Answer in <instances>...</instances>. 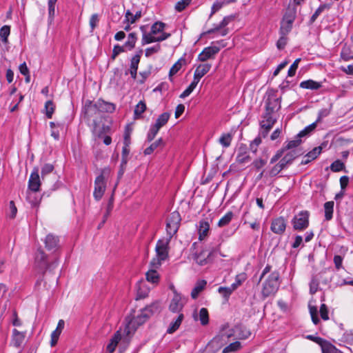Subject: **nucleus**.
Instances as JSON below:
<instances>
[{
  "instance_id": "nucleus-4",
  "label": "nucleus",
  "mask_w": 353,
  "mask_h": 353,
  "mask_svg": "<svg viewBox=\"0 0 353 353\" xmlns=\"http://www.w3.org/2000/svg\"><path fill=\"white\" fill-rule=\"evenodd\" d=\"M110 170L108 168H105L101 171L94 181V190L93 195L97 201H99L106 189V180L108 177Z\"/></svg>"
},
{
  "instance_id": "nucleus-49",
  "label": "nucleus",
  "mask_w": 353,
  "mask_h": 353,
  "mask_svg": "<svg viewBox=\"0 0 353 353\" xmlns=\"http://www.w3.org/2000/svg\"><path fill=\"white\" fill-rule=\"evenodd\" d=\"M234 216L232 212H228L218 222L219 227H223L228 225Z\"/></svg>"
},
{
  "instance_id": "nucleus-32",
  "label": "nucleus",
  "mask_w": 353,
  "mask_h": 353,
  "mask_svg": "<svg viewBox=\"0 0 353 353\" xmlns=\"http://www.w3.org/2000/svg\"><path fill=\"white\" fill-rule=\"evenodd\" d=\"M301 138V137H299V134H297L294 139L288 141L286 145L282 148L285 149V152L287 150H299L297 148L301 145L302 142Z\"/></svg>"
},
{
  "instance_id": "nucleus-52",
  "label": "nucleus",
  "mask_w": 353,
  "mask_h": 353,
  "mask_svg": "<svg viewBox=\"0 0 353 353\" xmlns=\"http://www.w3.org/2000/svg\"><path fill=\"white\" fill-rule=\"evenodd\" d=\"M198 83L199 82L194 79L192 82L190 84V85L181 94L180 98L183 99L188 97L194 90Z\"/></svg>"
},
{
  "instance_id": "nucleus-23",
  "label": "nucleus",
  "mask_w": 353,
  "mask_h": 353,
  "mask_svg": "<svg viewBox=\"0 0 353 353\" xmlns=\"http://www.w3.org/2000/svg\"><path fill=\"white\" fill-rule=\"evenodd\" d=\"M205 250H202L199 253L194 254L193 259L199 265H205L209 262V259L212 254V252H209L207 254Z\"/></svg>"
},
{
  "instance_id": "nucleus-17",
  "label": "nucleus",
  "mask_w": 353,
  "mask_h": 353,
  "mask_svg": "<svg viewBox=\"0 0 353 353\" xmlns=\"http://www.w3.org/2000/svg\"><path fill=\"white\" fill-rule=\"evenodd\" d=\"M303 154V152L301 150H288V152L281 159V161L287 167L288 165H290L296 158Z\"/></svg>"
},
{
  "instance_id": "nucleus-7",
  "label": "nucleus",
  "mask_w": 353,
  "mask_h": 353,
  "mask_svg": "<svg viewBox=\"0 0 353 353\" xmlns=\"http://www.w3.org/2000/svg\"><path fill=\"white\" fill-rule=\"evenodd\" d=\"M276 120L274 112L265 110L262 116V120L260 122L261 128L265 130L263 137H265L268 132L272 128Z\"/></svg>"
},
{
  "instance_id": "nucleus-44",
  "label": "nucleus",
  "mask_w": 353,
  "mask_h": 353,
  "mask_svg": "<svg viewBox=\"0 0 353 353\" xmlns=\"http://www.w3.org/2000/svg\"><path fill=\"white\" fill-rule=\"evenodd\" d=\"M232 134L231 133H223L219 139V143L224 148H228L232 140Z\"/></svg>"
},
{
  "instance_id": "nucleus-40",
  "label": "nucleus",
  "mask_w": 353,
  "mask_h": 353,
  "mask_svg": "<svg viewBox=\"0 0 353 353\" xmlns=\"http://www.w3.org/2000/svg\"><path fill=\"white\" fill-rule=\"evenodd\" d=\"M137 41V34L135 32L130 33L128 36V40L124 43V46L128 50H132L136 44Z\"/></svg>"
},
{
  "instance_id": "nucleus-46",
  "label": "nucleus",
  "mask_w": 353,
  "mask_h": 353,
  "mask_svg": "<svg viewBox=\"0 0 353 353\" xmlns=\"http://www.w3.org/2000/svg\"><path fill=\"white\" fill-rule=\"evenodd\" d=\"M56 109V105L52 100L46 101V117L51 119Z\"/></svg>"
},
{
  "instance_id": "nucleus-45",
  "label": "nucleus",
  "mask_w": 353,
  "mask_h": 353,
  "mask_svg": "<svg viewBox=\"0 0 353 353\" xmlns=\"http://www.w3.org/2000/svg\"><path fill=\"white\" fill-rule=\"evenodd\" d=\"M146 279L152 283H157L159 281V275L155 270H150L147 272Z\"/></svg>"
},
{
  "instance_id": "nucleus-5",
  "label": "nucleus",
  "mask_w": 353,
  "mask_h": 353,
  "mask_svg": "<svg viewBox=\"0 0 353 353\" xmlns=\"http://www.w3.org/2000/svg\"><path fill=\"white\" fill-rule=\"evenodd\" d=\"M181 218L179 212L174 211L172 212L168 218L166 223L167 236L172 239V236L177 232Z\"/></svg>"
},
{
  "instance_id": "nucleus-56",
  "label": "nucleus",
  "mask_w": 353,
  "mask_h": 353,
  "mask_svg": "<svg viewBox=\"0 0 353 353\" xmlns=\"http://www.w3.org/2000/svg\"><path fill=\"white\" fill-rule=\"evenodd\" d=\"M310 314L312 318V321L314 325H317L320 320L318 317V310L316 306L309 305Z\"/></svg>"
},
{
  "instance_id": "nucleus-58",
  "label": "nucleus",
  "mask_w": 353,
  "mask_h": 353,
  "mask_svg": "<svg viewBox=\"0 0 353 353\" xmlns=\"http://www.w3.org/2000/svg\"><path fill=\"white\" fill-rule=\"evenodd\" d=\"M234 286L230 287H220L218 290L219 292L223 296L225 299H228L231 294L234 291Z\"/></svg>"
},
{
  "instance_id": "nucleus-62",
  "label": "nucleus",
  "mask_w": 353,
  "mask_h": 353,
  "mask_svg": "<svg viewBox=\"0 0 353 353\" xmlns=\"http://www.w3.org/2000/svg\"><path fill=\"white\" fill-rule=\"evenodd\" d=\"M130 153L129 146L124 145L122 149L121 167L125 166L128 162V156Z\"/></svg>"
},
{
  "instance_id": "nucleus-50",
  "label": "nucleus",
  "mask_w": 353,
  "mask_h": 353,
  "mask_svg": "<svg viewBox=\"0 0 353 353\" xmlns=\"http://www.w3.org/2000/svg\"><path fill=\"white\" fill-rule=\"evenodd\" d=\"M185 61V60L184 59H180L172 65L169 72V77L170 81H172V77L176 74L178 71L181 68L182 62Z\"/></svg>"
},
{
  "instance_id": "nucleus-14",
  "label": "nucleus",
  "mask_w": 353,
  "mask_h": 353,
  "mask_svg": "<svg viewBox=\"0 0 353 353\" xmlns=\"http://www.w3.org/2000/svg\"><path fill=\"white\" fill-rule=\"evenodd\" d=\"M286 221L282 216L274 219L272 221L270 229L276 234H282L285 231Z\"/></svg>"
},
{
  "instance_id": "nucleus-20",
  "label": "nucleus",
  "mask_w": 353,
  "mask_h": 353,
  "mask_svg": "<svg viewBox=\"0 0 353 353\" xmlns=\"http://www.w3.org/2000/svg\"><path fill=\"white\" fill-rule=\"evenodd\" d=\"M83 112L88 118H90L91 117L94 116L98 112H99L97 103H92L89 100L86 101L84 105Z\"/></svg>"
},
{
  "instance_id": "nucleus-55",
  "label": "nucleus",
  "mask_w": 353,
  "mask_h": 353,
  "mask_svg": "<svg viewBox=\"0 0 353 353\" xmlns=\"http://www.w3.org/2000/svg\"><path fill=\"white\" fill-rule=\"evenodd\" d=\"M316 122H314L308 126L305 127L303 130L299 132V137H303L310 134L316 127Z\"/></svg>"
},
{
  "instance_id": "nucleus-1",
  "label": "nucleus",
  "mask_w": 353,
  "mask_h": 353,
  "mask_svg": "<svg viewBox=\"0 0 353 353\" xmlns=\"http://www.w3.org/2000/svg\"><path fill=\"white\" fill-rule=\"evenodd\" d=\"M279 277V273L274 271L265 280L261 290L263 299L270 296L274 295L276 293L280 285Z\"/></svg>"
},
{
  "instance_id": "nucleus-51",
  "label": "nucleus",
  "mask_w": 353,
  "mask_h": 353,
  "mask_svg": "<svg viewBox=\"0 0 353 353\" xmlns=\"http://www.w3.org/2000/svg\"><path fill=\"white\" fill-rule=\"evenodd\" d=\"M293 23H288L286 21H282L279 30L281 35H288V33L292 30Z\"/></svg>"
},
{
  "instance_id": "nucleus-31",
  "label": "nucleus",
  "mask_w": 353,
  "mask_h": 353,
  "mask_svg": "<svg viewBox=\"0 0 353 353\" xmlns=\"http://www.w3.org/2000/svg\"><path fill=\"white\" fill-rule=\"evenodd\" d=\"M183 319H184L183 314L182 313L179 314V315H178L177 318L175 319V321L170 323V324L167 330V333L172 334L174 332H176L180 327Z\"/></svg>"
},
{
  "instance_id": "nucleus-47",
  "label": "nucleus",
  "mask_w": 353,
  "mask_h": 353,
  "mask_svg": "<svg viewBox=\"0 0 353 353\" xmlns=\"http://www.w3.org/2000/svg\"><path fill=\"white\" fill-rule=\"evenodd\" d=\"M57 0H48V23L50 25L54 19V8H55V4L57 3Z\"/></svg>"
},
{
  "instance_id": "nucleus-15",
  "label": "nucleus",
  "mask_w": 353,
  "mask_h": 353,
  "mask_svg": "<svg viewBox=\"0 0 353 353\" xmlns=\"http://www.w3.org/2000/svg\"><path fill=\"white\" fill-rule=\"evenodd\" d=\"M34 267L39 273L44 274V252L41 246L38 248L35 254Z\"/></svg>"
},
{
  "instance_id": "nucleus-38",
  "label": "nucleus",
  "mask_w": 353,
  "mask_h": 353,
  "mask_svg": "<svg viewBox=\"0 0 353 353\" xmlns=\"http://www.w3.org/2000/svg\"><path fill=\"white\" fill-rule=\"evenodd\" d=\"M232 19H233V17L232 16L225 17L217 26L208 30L206 33L212 34V33L217 32L218 30H219L221 29H223L226 26H228V24L232 21Z\"/></svg>"
},
{
  "instance_id": "nucleus-6",
  "label": "nucleus",
  "mask_w": 353,
  "mask_h": 353,
  "mask_svg": "<svg viewBox=\"0 0 353 353\" xmlns=\"http://www.w3.org/2000/svg\"><path fill=\"white\" fill-rule=\"evenodd\" d=\"M310 212L303 210L294 216L292 224L294 230L303 231L309 225Z\"/></svg>"
},
{
  "instance_id": "nucleus-10",
  "label": "nucleus",
  "mask_w": 353,
  "mask_h": 353,
  "mask_svg": "<svg viewBox=\"0 0 353 353\" xmlns=\"http://www.w3.org/2000/svg\"><path fill=\"white\" fill-rule=\"evenodd\" d=\"M220 51V47L212 46L205 48L199 54L198 60L205 62L208 59H214L215 55Z\"/></svg>"
},
{
  "instance_id": "nucleus-29",
  "label": "nucleus",
  "mask_w": 353,
  "mask_h": 353,
  "mask_svg": "<svg viewBox=\"0 0 353 353\" xmlns=\"http://www.w3.org/2000/svg\"><path fill=\"white\" fill-rule=\"evenodd\" d=\"M97 103L99 112H112L115 110V105L112 103L106 102L101 99L98 100Z\"/></svg>"
},
{
  "instance_id": "nucleus-61",
  "label": "nucleus",
  "mask_w": 353,
  "mask_h": 353,
  "mask_svg": "<svg viewBox=\"0 0 353 353\" xmlns=\"http://www.w3.org/2000/svg\"><path fill=\"white\" fill-rule=\"evenodd\" d=\"M125 47L123 46L115 45L112 50V54L111 55V59L114 60L116 57L121 52H125Z\"/></svg>"
},
{
  "instance_id": "nucleus-59",
  "label": "nucleus",
  "mask_w": 353,
  "mask_h": 353,
  "mask_svg": "<svg viewBox=\"0 0 353 353\" xmlns=\"http://www.w3.org/2000/svg\"><path fill=\"white\" fill-rule=\"evenodd\" d=\"M234 1H235V0H223L222 1H217L216 2H215L213 4V6L212 7L211 14H213L216 11H218L219 9H221L225 3H228L234 2Z\"/></svg>"
},
{
  "instance_id": "nucleus-22",
  "label": "nucleus",
  "mask_w": 353,
  "mask_h": 353,
  "mask_svg": "<svg viewBox=\"0 0 353 353\" xmlns=\"http://www.w3.org/2000/svg\"><path fill=\"white\" fill-rule=\"evenodd\" d=\"M143 309L147 312L148 316L151 317L152 316L161 312L162 310L161 303L159 301H156Z\"/></svg>"
},
{
  "instance_id": "nucleus-8",
  "label": "nucleus",
  "mask_w": 353,
  "mask_h": 353,
  "mask_svg": "<svg viewBox=\"0 0 353 353\" xmlns=\"http://www.w3.org/2000/svg\"><path fill=\"white\" fill-rule=\"evenodd\" d=\"M149 318H150L147 312L143 310H141V313L137 316L132 318L128 323L126 330L128 334L130 329L136 330L139 325L143 324Z\"/></svg>"
},
{
  "instance_id": "nucleus-53",
  "label": "nucleus",
  "mask_w": 353,
  "mask_h": 353,
  "mask_svg": "<svg viewBox=\"0 0 353 353\" xmlns=\"http://www.w3.org/2000/svg\"><path fill=\"white\" fill-rule=\"evenodd\" d=\"M199 319L201 321V323L203 325H205L209 322V316H208V310L205 307H203L199 311Z\"/></svg>"
},
{
  "instance_id": "nucleus-34",
  "label": "nucleus",
  "mask_w": 353,
  "mask_h": 353,
  "mask_svg": "<svg viewBox=\"0 0 353 353\" xmlns=\"http://www.w3.org/2000/svg\"><path fill=\"white\" fill-rule=\"evenodd\" d=\"M207 283L205 280L199 281L194 288L192 289L191 292V296L192 299H195L198 297L199 293L205 288Z\"/></svg>"
},
{
  "instance_id": "nucleus-28",
  "label": "nucleus",
  "mask_w": 353,
  "mask_h": 353,
  "mask_svg": "<svg viewBox=\"0 0 353 353\" xmlns=\"http://www.w3.org/2000/svg\"><path fill=\"white\" fill-rule=\"evenodd\" d=\"M121 339V334L120 333V331H117L110 339V341L107 346L106 351L113 353Z\"/></svg>"
},
{
  "instance_id": "nucleus-41",
  "label": "nucleus",
  "mask_w": 353,
  "mask_h": 353,
  "mask_svg": "<svg viewBox=\"0 0 353 353\" xmlns=\"http://www.w3.org/2000/svg\"><path fill=\"white\" fill-rule=\"evenodd\" d=\"M330 6L327 3H324L321 5L314 12V13L311 17L309 23L312 24L318 18V17L325 10L330 9Z\"/></svg>"
},
{
  "instance_id": "nucleus-35",
  "label": "nucleus",
  "mask_w": 353,
  "mask_h": 353,
  "mask_svg": "<svg viewBox=\"0 0 353 353\" xmlns=\"http://www.w3.org/2000/svg\"><path fill=\"white\" fill-rule=\"evenodd\" d=\"M149 291V288L146 286L144 282L139 283L137 286V299L145 298L148 296Z\"/></svg>"
},
{
  "instance_id": "nucleus-3",
  "label": "nucleus",
  "mask_w": 353,
  "mask_h": 353,
  "mask_svg": "<svg viewBox=\"0 0 353 353\" xmlns=\"http://www.w3.org/2000/svg\"><path fill=\"white\" fill-rule=\"evenodd\" d=\"M265 110L276 113L281 109V97L273 89L267 90L265 97Z\"/></svg>"
},
{
  "instance_id": "nucleus-57",
  "label": "nucleus",
  "mask_w": 353,
  "mask_h": 353,
  "mask_svg": "<svg viewBox=\"0 0 353 353\" xmlns=\"http://www.w3.org/2000/svg\"><path fill=\"white\" fill-rule=\"evenodd\" d=\"M10 32V28L9 26H3L0 29V37H1L2 41L3 43L8 42V37Z\"/></svg>"
},
{
  "instance_id": "nucleus-18",
  "label": "nucleus",
  "mask_w": 353,
  "mask_h": 353,
  "mask_svg": "<svg viewBox=\"0 0 353 353\" xmlns=\"http://www.w3.org/2000/svg\"><path fill=\"white\" fill-rule=\"evenodd\" d=\"M39 191H27L26 200L33 207H37L41 203L42 195L39 192Z\"/></svg>"
},
{
  "instance_id": "nucleus-9",
  "label": "nucleus",
  "mask_w": 353,
  "mask_h": 353,
  "mask_svg": "<svg viewBox=\"0 0 353 353\" xmlns=\"http://www.w3.org/2000/svg\"><path fill=\"white\" fill-rule=\"evenodd\" d=\"M41 185V182L39 175V169L34 168L28 180L27 191H39Z\"/></svg>"
},
{
  "instance_id": "nucleus-16",
  "label": "nucleus",
  "mask_w": 353,
  "mask_h": 353,
  "mask_svg": "<svg viewBox=\"0 0 353 353\" xmlns=\"http://www.w3.org/2000/svg\"><path fill=\"white\" fill-rule=\"evenodd\" d=\"M251 158L248 154L246 145L241 144L237 150L236 161L238 163H245L250 161Z\"/></svg>"
},
{
  "instance_id": "nucleus-25",
  "label": "nucleus",
  "mask_w": 353,
  "mask_h": 353,
  "mask_svg": "<svg viewBox=\"0 0 353 353\" xmlns=\"http://www.w3.org/2000/svg\"><path fill=\"white\" fill-rule=\"evenodd\" d=\"M300 88L312 90H317L322 87L321 82L315 81L312 79H308L301 82Z\"/></svg>"
},
{
  "instance_id": "nucleus-21",
  "label": "nucleus",
  "mask_w": 353,
  "mask_h": 353,
  "mask_svg": "<svg viewBox=\"0 0 353 353\" xmlns=\"http://www.w3.org/2000/svg\"><path fill=\"white\" fill-rule=\"evenodd\" d=\"M143 50H140L131 59L130 72L133 79H136L138 65L140 62Z\"/></svg>"
},
{
  "instance_id": "nucleus-39",
  "label": "nucleus",
  "mask_w": 353,
  "mask_h": 353,
  "mask_svg": "<svg viewBox=\"0 0 353 353\" xmlns=\"http://www.w3.org/2000/svg\"><path fill=\"white\" fill-rule=\"evenodd\" d=\"M209 229L210 225L207 221L202 220L199 222V234L200 240H203L208 235Z\"/></svg>"
},
{
  "instance_id": "nucleus-43",
  "label": "nucleus",
  "mask_w": 353,
  "mask_h": 353,
  "mask_svg": "<svg viewBox=\"0 0 353 353\" xmlns=\"http://www.w3.org/2000/svg\"><path fill=\"white\" fill-rule=\"evenodd\" d=\"M165 23L161 21L155 22L151 27L150 34L152 36H155L159 33L163 32L165 28Z\"/></svg>"
},
{
  "instance_id": "nucleus-36",
  "label": "nucleus",
  "mask_w": 353,
  "mask_h": 353,
  "mask_svg": "<svg viewBox=\"0 0 353 353\" xmlns=\"http://www.w3.org/2000/svg\"><path fill=\"white\" fill-rule=\"evenodd\" d=\"M141 17V12L137 11L135 14H133L129 10L125 12L124 23H134L139 19Z\"/></svg>"
},
{
  "instance_id": "nucleus-2",
  "label": "nucleus",
  "mask_w": 353,
  "mask_h": 353,
  "mask_svg": "<svg viewBox=\"0 0 353 353\" xmlns=\"http://www.w3.org/2000/svg\"><path fill=\"white\" fill-rule=\"evenodd\" d=\"M171 239L168 236L166 239H159L156 245L155 250L157 258L153 259L150 262V265L153 268H159L162 261H165L168 256V245Z\"/></svg>"
},
{
  "instance_id": "nucleus-12",
  "label": "nucleus",
  "mask_w": 353,
  "mask_h": 353,
  "mask_svg": "<svg viewBox=\"0 0 353 353\" xmlns=\"http://www.w3.org/2000/svg\"><path fill=\"white\" fill-rule=\"evenodd\" d=\"M54 166L52 165L46 164V180H47L48 183L52 187V189L54 190L61 185V183L59 181V176L55 174L46 176L48 173L52 172Z\"/></svg>"
},
{
  "instance_id": "nucleus-37",
  "label": "nucleus",
  "mask_w": 353,
  "mask_h": 353,
  "mask_svg": "<svg viewBox=\"0 0 353 353\" xmlns=\"http://www.w3.org/2000/svg\"><path fill=\"white\" fill-rule=\"evenodd\" d=\"M334 201H327L324 203L325 219L330 221L332 219L334 211Z\"/></svg>"
},
{
  "instance_id": "nucleus-48",
  "label": "nucleus",
  "mask_w": 353,
  "mask_h": 353,
  "mask_svg": "<svg viewBox=\"0 0 353 353\" xmlns=\"http://www.w3.org/2000/svg\"><path fill=\"white\" fill-rule=\"evenodd\" d=\"M146 105L144 101H140L136 105L134 113V119H137L141 117V114L145 111Z\"/></svg>"
},
{
  "instance_id": "nucleus-63",
  "label": "nucleus",
  "mask_w": 353,
  "mask_h": 353,
  "mask_svg": "<svg viewBox=\"0 0 353 353\" xmlns=\"http://www.w3.org/2000/svg\"><path fill=\"white\" fill-rule=\"evenodd\" d=\"M344 168V163L341 162L340 160L335 161L330 165V168L333 172H339L342 170Z\"/></svg>"
},
{
  "instance_id": "nucleus-27",
  "label": "nucleus",
  "mask_w": 353,
  "mask_h": 353,
  "mask_svg": "<svg viewBox=\"0 0 353 353\" xmlns=\"http://www.w3.org/2000/svg\"><path fill=\"white\" fill-rule=\"evenodd\" d=\"M296 17V8L294 6H289L285 11V13L283 17L284 21L288 23H293Z\"/></svg>"
},
{
  "instance_id": "nucleus-54",
  "label": "nucleus",
  "mask_w": 353,
  "mask_h": 353,
  "mask_svg": "<svg viewBox=\"0 0 353 353\" xmlns=\"http://www.w3.org/2000/svg\"><path fill=\"white\" fill-rule=\"evenodd\" d=\"M286 166L281 161L279 163L276 164L269 172L270 176H274L277 175L282 170L285 168Z\"/></svg>"
},
{
  "instance_id": "nucleus-60",
  "label": "nucleus",
  "mask_w": 353,
  "mask_h": 353,
  "mask_svg": "<svg viewBox=\"0 0 353 353\" xmlns=\"http://www.w3.org/2000/svg\"><path fill=\"white\" fill-rule=\"evenodd\" d=\"M159 131V129L152 125L147 134V141L151 142L155 138Z\"/></svg>"
},
{
  "instance_id": "nucleus-30",
  "label": "nucleus",
  "mask_w": 353,
  "mask_h": 353,
  "mask_svg": "<svg viewBox=\"0 0 353 353\" xmlns=\"http://www.w3.org/2000/svg\"><path fill=\"white\" fill-rule=\"evenodd\" d=\"M25 335L17 329L13 330L12 343L15 347H20L24 341Z\"/></svg>"
},
{
  "instance_id": "nucleus-26",
  "label": "nucleus",
  "mask_w": 353,
  "mask_h": 353,
  "mask_svg": "<svg viewBox=\"0 0 353 353\" xmlns=\"http://www.w3.org/2000/svg\"><path fill=\"white\" fill-rule=\"evenodd\" d=\"M165 141L162 138H159L154 143H152L149 147L146 148L143 152L145 155L151 154L155 150L162 149L165 146Z\"/></svg>"
},
{
  "instance_id": "nucleus-24",
  "label": "nucleus",
  "mask_w": 353,
  "mask_h": 353,
  "mask_svg": "<svg viewBox=\"0 0 353 353\" xmlns=\"http://www.w3.org/2000/svg\"><path fill=\"white\" fill-rule=\"evenodd\" d=\"M63 327H64V321L59 320V321L58 322L57 328L51 334L50 345L52 347L57 344L58 339L59 338V336H60Z\"/></svg>"
},
{
  "instance_id": "nucleus-11",
  "label": "nucleus",
  "mask_w": 353,
  "mask_h": 353,
  "mask_svg": "<svg viewBox=\"0 0 353 353\" xmlns=\"http://www.w3.org/2000/svg\"><path fill=\"white\" fill-rule=\"evenodd\" d=\"M184 304L185 302L183 300L181 295L174 292V296L172 299L169 305V310L173 313L180 314V312L182 310Z\"/></svg>"
},
{
  "instance_id": "nucleus-33",
  "label": "nucleus",
  "mask_w": 353,
  "mask_h": 353,
  "mask_svg": "<svg viewBox=\"0 0 353 353\" xmlns=\"http://www.w3.org/2000/svg\"><path fill=\"white\" fill-rule=\"evenodd\" d=\"M170 114L168 112L162 113L159 116V117L156 120L155 123L153 124L152 125L160 130L161 128H162L168 123L170 119Z\"/></svg>"
},
{
  "instance_id": "nucleus-42",
  "label": "nucleus",
  "mask_w": 353,
  "mask_h": 353,
  "mask_svg": "<svg viewBox=\"0 0 353 353\" xmlns=\"http://www.w3.org/2000/svg\"><path fill=\"white\" fill-rule=\"evenodd\" d=\"M140 30L143 34L142 37V45L148 44L152 43L153 36L151 35L150 32H147V26H141L140 27Z\"/></svg>"
},
{
  "instance_id": "nucleus-19",
  "label": "nucleus",
  "mask_w": 353,
  "mask_h": 353,
  "mask_svg": "<svg viewBox=\"0 0 353 353\" xmlns=\"http://www.w3.org/2000/svg\"><path fill=\"white\" fill-rule=\"evenodd\" d=\"M211 67L210 63L199 64L194 71V79L199 82L200 79L210 71Z\"/></svg>"
},
{
  "instance_id": "nucleus-13",
  "label": "nucleus",
  "mask_w": 353,
  "mask_h": 353,
  "mask_svg": "<svg viewBox=\"0 0 353 353\" xmlns=\"http://www.w3.org/2000/svg\"><path fill=\"white\" fill-rule=\"evenodd\" d=\"M59 237L52 234H49L46 237V251L48 250L52 254H55L59 250Z\"/></svg>"
},
{
  "instance_id": "nucleus-64",
  "label": "nucleus",
  "mask_w": 353,
  "mask_h": 353,
  "mask_svg": "<svg viewBox=\"0 0 353 353\" xmlns=\"http://www.w3.org/2000/svg\"><path fill=\"white\" fill-rule=\"evenodd\" d=\"M191 1L192 0H181L176 3L175 9L179 12H181L190 3Z\"/></svg>"
}]
</instances>
